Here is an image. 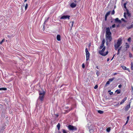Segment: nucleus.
Instances as JSON below:
<instances>
[{
	"label": "nucleus",
	"instance_id": "obj_13",
	"mask_svg": "<svg viewBox=\"0 0 133 133\" xmlns=\"http://www.w3.org/2000/svg\"><path fill=\"white\" fill-rule=\"evenodd\" d=\"M127 99L126 97H125L123 99L120 103V104H122Z\"/></svg>",
	"mask_w": 133,
	"mask_h": 133
},
{
	"label": "nucleus",
	"instance_id": "obj_29",
	"mask_svg": "<svg viewBox=\"0 0 133 133\" xmlns=\"http://www.w3.org/2000/svg\"><path fill=\"white\" fill-rule=\"evenodd\" d=\"M6 90V88H0V90Z\"/></svg>",
	"mask_w": 133,
	"mask_h": 133
},
{
	"label": "nucleus",
	"instance_id": "obj_16",
	"mask_svg": "<svg viewBox=\"0 0 133 133\" xmlns=\"http://www.w3.org/2000/svg\"><path fill=\"white\" fill-rule=\"evenodd\" d=\"M115 22H118L119 23H121V20L119 19L118 18H117L115 19Z\"/></svg>",
	"mask_w": 133,
	"mask_h": 133
},
{
	"label": "nucleus",
	"instance_id": "obj_39",
	"mask_svg": "<svg viewBox=\"0 0 133 133\" xmlns=\"http://www.w3.org/2000/svg\"><path fill=\"white\" fill-rule=\"evenodd\" d=\"M82 67L83 68H84L85 67V65L84 63H83L82 64Z\"/></svg>",
	"mask_w": 133,
	"mask_h": 133
},
{
	"label": "nucleus",
	"instance_id": "obj_44",
	"mask_svg": "<svg viewBox=\"0 0 133 133\" xmlns=\"http://www.w3.org/2000/svg\"><path fill=\"white\" fill-rule=\"evenodd\" d=\"M113 94V92H110L109 93V94L110 95H112Z\"/></svg>",
	"mask_w": 133,
	"mask_h": 133
},
{
	"label": "nucleus",
	"instance_id": "obj_31",
	"mask_svg": "<svg viewBox=\"0 0 133 133\" xmlns=\"http://www.w3.org/2000/svg\"><path fill=\"white\" fill-rule=\"evenodd\" d=\"M104 47V45H102L101 44V45L99 49H101L103 48Z\"/></svg>",
	"mask_w": 133,
	"mask_h": 133
},
{
	"label": "nucleus",
	"instance_id": "obj_10",
	"mask_svg": "<svg viewBox=\"0 0 133 133\" xmlns=\"http://www.w3.org/2000/svg\"><path fill=\"white\" fill-rule=\"evenodd\" d=\"M70 16H69L68 15H64L62 16L60 19H65L66 18H68L69 19V17Z\"/></svg>",
	"mask_w": 133,
	"mask_h": 133
},
{
	"label": "nucleus",
	"instance_id": "obj_6",
	"mask_svg": "<svg viewBox=\"0 0 133 133\" xmlns=\"http://www.w3.org/2000/svg\"><path fill=\"white\" fill-rule=\"evenodd\" d=\"M106 35H111L110 29L109 27L107 28L106 30Z\"/></svg>",
	"mask_w": 133,
	"mask_h": 133
},
{
	"label": "nucleus",
	"instance_id": "obj_64",
	"mask_svg": "<svg viewBox=\"0 0 133 133\" xmlns=\"http://www.w3.org/2000/svg\"><path fill=\"white\" fill-rule=\"evenodd\" d=\"M132 50L133 51V48H132Z\"/></svg>",
	"mask_w": 133,
	"mask_h": 133
},
{
	"label": "nucleus",
	"instance_id": "obj_59",
	"mask_svg": "<svg viewBox=\"0 0 133 133\" xmlns=\"http://www.w3.org/2000/svg\"><path fill=\"white\" fill-rule=\"evenodd\" d=\"M120 105V104H119V103H118V104H117V105Z\"/></svg>",
	"mask_w": 133,
	"mask_h": 133
},
{
	"label": "nucleus",
	"instance_id": "obj_28",
	"mask_svg": "<svg viewBox=\"0 0 133 133\" xmlns=\"http://www.w3.org/2000/svg\"><path fill=\"white\" fill-rule=\"evenodd\" d=\"M45 22H46V21H45L43 24V30H44L45 29Z\"/></svg>",
	"mask_w": 133,
	"mask_h": 133
},
{
	"label": "nucleus",
	"instance_id": "obj_63",
	"mask_svg": "<svg viewBox=\"0 0 133 133\" xmlns=\"http://www.w3.org/2000/svg\"><path fill=\"white\" fill-rule=\"evenodd\" d=\"M119 25H118L117 26V27H118L119 26Z\"/></svg>",
	"mask_w": 133,
	"mask_h": 133
},
{
	"label": "nucleus",
	"instance_id": "obj_33",
	"mask_svg": "<svg viewBox=\"0 0 133 133\" xmlns=\"http://www.w3.org/2000/svg\"><path fill=\"white\" fill-rule=\"evenodd\" d=\"M110 128H107L106 130L108 132H109L110 131Z\"/></svg>",
	"mask_w": 133,
	"mask_h": 133
},
{
	"label": "nucleus",
	"instance_id": "obj_15",
	"mask_svg": "<svg viewBox=\"0 0 133 133\" xmlns=\"http://www.w3.org/2000/svg\"><path fill=\"white\" fill-rule=\"evenodd\" d=\"M56 38L58 41H60L61 40V36L59 35H58L57 36Z\"/></svg>",
	"mask_w": 133,
	"mask_h": 133
},
{
	"label": "nucleus",
	"instance_id": "obj_58",
	"mask_svg": "<svg viewBox=\"0 0 133 133\" xmlns=\"http://www.w3.org/2000/svg\"><path fill=\"white\" fill-rule=\"evenodd\" d=\"M106 43L107 45L108 44V42H107Z\"/></svg>",
	"mask_w": 133,
	"mask_h": 133
},
{
	"label": "nucleus",
	"instance_id": "obj_3",
	"mask_svg": "<svg viewBox=\"0 0 133 133\" xmlns=\"http://www.w3.org/2000/svg\"><path fill=\"white\" fill-rule=\"evenodd\" d=\"M105 49V47L104 46L102 50H100L99 51V53L102 56H105L107 55L108 53V51H107L105 53H103Z\"/></svg>",
	"mask_w": 133,
	"mask_h": 133
},
{
	"label": "nucleus",
	"instance_id": "obj_35",
	"mask_svg": "<svg viewBox=\"0 0 133 133\" xmlns=\"http://www.w3.org/2000/svg\"><path fill=\"white\" fill-rule=\"evenodd\" d=\"M4 39H3L0 42V44H2V43L4 42Z\"/></svg>",
	"mask_w": 133,
	"mask_h": 133
},
{
	"label": "nucleus",
	"instance_id": "obj_18",
	"mask_svg": "<svg viewBox=\"0 0 133 133\" xmlns=\"http://www.w3.org/2000/svg\"><path fill=\"white\" fill-rule=\"evenodd\" d=\"M117 92V94H119L121 92V90H120L117 89L116 90L115 92Z\"/></svg>",
	"mask_w": 133,
	"mask_h": 133
},
{
	"label": "nucleus",
	"instance_id": "obj_22",
	"mask_svg": "<svg viewBox=\"0 0 133 133\" xmlns=\"http://www.w3.org/2000/svg\"><path fill=\"white\" fill-rule=\"evenodd\" d=\"M114 79V78H112L109 79L108 80L109 82H111Z\"/></svg>",
	"mask_w": 133,
	"mask_h": 133
},
{
	"label": "nucleus",
	"instance_id": "obj_9",
	"mask_svg": "<svg viewBox=\"0 0 133 133\" xmlns=\"http://www.w3.org/2000/svg\"><path fill=\"white\" fill-rule=\"evenodd\" d=\"M133 28V21L131 23L130 25H127V28L128 30L131 29Z\"/></svg>",
	"mask_w": 133,
	"mask_h": 133
},
{
	"label": "nucleus",
	"instance_id": "obj_50",
	"mask_svg": "<svg viewBox=\"0 0 133 133\" xmlns=\"http://www.w3.org/2000/svg\"><path fill=\"white\" fill-rule=\"evenodd\" d=\"M126 70H128L129 72H130V71L129 69L128 68H127V69H126Z\"/></svg>",
	"mask_w": 133,
	"mask_h": 133
},
{
	"label": "nucleus",
	"instance_id": "obj_56",
	"mask_svg": "<svg viewBox=\"0 0 133 133\" xmlns=\"http://www.w3.org/2000/svg\"><path fill=\"white\" fill-rule=\"evenodd\" d=\"M96 68L97 69H99V68L98 66H97L96 67Z\"/></svg>",
	"mask_w": 133,
	"mask_h": 133
},
{
	"label": "nucleus",
	"instance_id": "obj_48",
	"mask_svg": "<svg viewBox=\"0 0 133 133\" xmlns=\"http://www.w3.org/2000/svg\"><path fill=\"white\" fill-rule=\"evenodd\" d=\"M107 16H106V15H105V20H107Z\"/></svg>",
	"mask_w": 133,
	"mask_h": 133
},
{
	"label": "nucleus",
	"instance_id": "obj_5",
	"mask_svg": "<svg viewBox=\"0 0 133 133\" xmlns=\"http://www.w3.org/2000/svg\"><path fill=\"white\" fill-rule=\"evenodd\" d=\"M85 52L86 57V61H87L89 59V58L90 56V54L87 48H86L85 49Z\"/></svg>",
	"mask_w": 133,
	"mask_h": 133
},
{
	"label": "nucleus",
	"instance_id": "obj_60",
	"mask_svg": "<svg viewBox=\"0 0 133 133\" xmlns=\"http://www.w3.org/2000/svg\"><path fill=\"white\" fill-rule=\"evenodd\" d=\"M122 25V26H125V25Z\"/></svg>",
	"mask_w": 133,
	"mask_h": 133
},
{
	"label": "nucleus",
	"instance_id": "obj_46",
	"mask_svg": "<svg viewBox=\"0 0 133 133\" xmlns=\"http://www.w3.org/2000/svg\"><path fill=\"white\" fill-rule=\"evenodd\" d=\"M129 118V116H128L127 118V120L128 121Z\"/></svg>",
	"mask_w": 133,
	"mask_h": 133
},
{
	"label": "nucleus",
	"instance_id": "obj_4",
	"mask_svg": "<svg viewBox=\"0 0 133 133\" xmlns=\"http://www.w3.org/2000/svg\"><path fill=\"white\" fill-rule=\"evenodd\" d=\"M68 128L69 130L70 131H73L77 130V128L76 127L71 125H69L68 126Z\"/></svg>",
	"mask_w": 133,
	"mask_h": 133
},
{
	"label": "nucleus",
	"instance_id": "obj_57",
	"mask_svg": "<svg viewBox=\"0 0 133 133\" xmlns=\"http://www.w3.org/2000/svg\"><path fill=\"white\" fill-rule=\"evenodd\" d=\"M111 91L110 90H109L108 91V92H110Z\"/></svg>",
	"mask_w": 133,
	"mask_h": 133
},
{
	"label": "nucleus",
	"instance_id": "obj_23",
	"mask_svg": "<svg viewBox=\"0 0 133 133\" xmlns=\"http://www.w3.org/2000/svg\"><path fill=\"white\" fill-rule=\"evenodd\" d=\"M121 67L124 70H126V69H127V68L126 66L124 65L122 66Z\"/></svg>",
	"mask_w": 133,
	"mask_h": 133
},
{
	"label": "nucleus",
	"instance_id": "obj_47",
	"mask_svg": "<svg viewBox=\"0 0 133 133\" xmlns=\"http://www.w3.org/2000/svg\"><path fill=\"white\" fill-rule=\"evenodd\" d=\"M128 120L126 122V123L125 124V125H126L128 123Z\"/></svg>",
	"mask_w": 133,
	"mask_h": 133
},
{
	"label": "nucleus",
	"instance_id": "obj_19",
	"mask_svg": "<svg viewBox=\"0 0 133 133\" xmlns=\"http://www.w3.org/2000/svg\"><path fill=\"white\" fill-rule=\"evenodd\" d=\"M127 2L126 3H124V5H123L124 8H125V9H126V10H127V7L126 6V5L127 4Z\"/></svg>",
	"mask_w": 133,
	"mask_h": 133
},
{
	"label": "nucleus",
	"instance_id": "obj_1",
	"mask_svg": "<svg viewBox=\"0 0 133 133\" xmlns=\"http://www.w3.org/2000/svg\"><path fill=\"white\" fill-rule=\"evenodd\" d=\"M38 92L39 95V99L42 101L43 100L45 92L43 89H41Z\"/></svg>",
	"mask_w": 133,
	"mask_h": 133
},
{
	"label": "nucleus",
	"instance_id": "obj_37",
	"mask_svg": "<svg viewBox=\"0 0 133 133\" xmlns=\"http://www.w3.org/2000/svg\"><path fill=\"white\" fill-rule=\"evenodd\" d=\"M98 87V85H96L95 86V87H94V88L95 89H96Z\"/></svg>",
	"mask_w": 133,
	"mask_h": 133
},
{
	"label": "nucleus",
	"instance_id": "obj_52",
	"mask_svg": "<svg viewBox=\"0 0 133 133\" xmlns=\"http://www.w3.org/2000/svg\"><path fill=\"white\" fill-rule=\"evenodd\" d=\"M93 131V130L92 129H90V130H89V131H90V132H91L92 131Z\"/></svg>",
	"mask_w": 133,
	"mask_h": 133
},
{
	"label": "nucleus",
	"instance_id": "obj_20",
	"mask_svg": "<svg viewBox=\"0 0 133 133\" xmlns=\"http://www.w3.org/2000/svg\"><path fill=\"white\" fill-rule=\"evenodd\" d=\"M60 125L59 123H58L57 125V127L58 130H59L60 128Z\"/></svg>",
	"mask_w": 133,
	"mask_h": 133
},
{
	"label": "nucleus",
	"instance_id": "obj_54",
	"mask_svg": "<svg viewBox=\"0 0 133 133\" xmlns=\"http://www.w3.org/2000/svg\"><path fill=\"white\" fill-rule=\"evenodd\" d=\"M109 58H108L107 59V61L108 62L109 61Z\"/></svg>",
	"mask_w": 133,
	"mask_h": 133
},
{
	"label": "nucleus",
	"instance_id": "obj_51",
	"mask_svg": "<svg viewBox=\"0 0 133 133\" xmlns=\"http://www.w3.org/2000/svg\"><path fill=\"white\" fill-rule=\"evenodd\" d=\"M131 68L132 70H133V66H131Z\"/></svg>",
	"mask_w": 133,
	"mask_h": 133
},
{
	"label": "nucleus",
	"instance_id": "obj_40",
	"mask_svg": "<svg viewBox=\"0 0 133 133\" xmlns=\"http://www.w3.org/2000/svg\"><path fill=\"white\" fill-rule=\"evenodd\" d=\"M115 24L113 25L112 26V28H114L115 27Z\"/></svg>",
	"mask_w": 133,
	"mask_h": 133
},
{
	"label": "nucleus",
	"instance_id": "obj_24",
	"mask_svg": "<svg viewBox=\"0 0 133 133\" xmlns=\"http://www.w3.org/2000/svg\"><path fill=\"white\" fill-rule=\"evenodd\" d=\"M105 39H103L102 40L101 44L104 45V44L105 43Z\"/></svg>",
	"mask_w": 133,
	"mask_h": 133
},
{
	"label": "nucleus",
	"instance_id": "obj_21",
	"mask_svg": "<svg viewBox=\"0 0 133 133\" xmlns=\"http://www.w3.org/2000/svg\"><path fill=\"white\" fill-rule=\"evenodd\" d=\"M98 112L101 114H102L103 113V111L101 110H99L98 111Z\"/></svg>",
	"mask_w": 133,
	"mask_h": 133
},
{
	"label": "nucleus",
	"instance_id": "obj_2",
	"mask_svg": "<svg viewBox=\"0 0 133 133\" xmlns=\"http://www.w3.org/2000/svg\"><path fill=\"white\" fill-rule=\"evenodd\" d=\"M122 39L120 38L118 39L117 43L115 44L114 46L115 50H117V49L122 44Z\"/></svg>",
	"mask_w": 133,
	"mask_h": 133
},
{
	"label": "nucleus",
	"instance_id": "obj_45",
	"mask_svg": "<svg viewBox=\"0 0 133 133\" xmlns=\"http://www.w3.org/2000/svg\"><path fill=\"white\" fill-rule=\"evenodd\" d=\"M118 87L119 88H121L122 87V85L121 84H120L118 85Z\"/></svg>",
	"mask_w": 133,
	"mask_h": 133
},
{
	"label": "nucleus",
	"instance_id": "obj_25",
	"mask_svg": "<svg viewBox=\"0 0 133 133\" xmlns=\"http://www.w3.org/2000/svg\"><path fill=\"white\" fill-rule=\"evenodd\" d=\"M110 11L108 12L105 14V15L106 16H108L110 14Z\"/></svg>",
	"mask_w": 133,
	"mask_h": 133
},
{
	"label": "nucleus",
	"instance_id": "obj_62",
	"mask_svg": "<svg viewBox=\"0 0 133 133\" xmlns=\"http://www.w3.org/2000/svg\"><path fill=\"white\" fill-rule=\"evenodd\" d=\"M59 133H61L59 131Z\"/></svg>",
	"mask_w": 133,
	"mask_h": 133
},
{
	"label": "nucleus",
	"instance_id": "obj_36",
	"mask_svg": "<svg viewBox=\"0 0 133 133\" xmlns=\"http://www.w3.org/2000/svg\"><path fill=\"white\" fill-rule=\"evenodd\" d=\"M110 84V82L109 81H107L106 83V85H109Z\"/></svg>",
	"mask_w": 133,
	"mask_h": 133
},
{
	"label": "nucleus",
	"instance_id": "obj_14",
	"mask_svg": "<svg viewBox=\"0 0 133 133\" xmlns=\"http://www.w3.org/2000/svg\"><path fill=\"white\" fill-rule=\"evenodd\" d=\"M130 107V104H128L127 105L125 108V111H127L129 109Z\"/></svg>",
	"mask_w": 133,
	"mask_h": 133
},
{
	"label": "nucleus",
	"instance_id": "obj_61",
	"mask_svg": "<svg viewBox=\"0 0 133 133\" xmlns=\"http://www.w3.org/2000/svg\"><path fill=\"white\" fill-rule=\"evenodd\" d=\"M27 0H24V2L26 1Z\"/></svg>",
	"mask_w": 133,
	"mask_h": 133
},
{
	"label": "nucleus",
	"instance_id": "obj_55",
	"mask_svg": "<svg viewBox=\"0 0 133 133\" xmlns=\"http://www.w3.org/2000/svg\"><path fill=\"white\" fill-rule=\"evenodd\" d=\"M114 56H115V55H114V56L113 57H112V58L111 59V60H112L113 59L114 57Z\"/></svg>",
	"mask_w": 133,
	"mask_h": 133
},
{
	"label": "nucleus",
	"instance_id": "obj_38",
	"mask_svg": "<svg viewBox=\"0 0 133 133\" xmlns=\"http://www.w3.org/2000/svg\"><path fill=\"white\" fill-rule=\"evenodd\" d=\"M121 20L125 22H126V21H125L124 19L123 18H122L121 19Z\"/></svg>",
	"mask_w": 133,
	"mask_h": 133
},
{
	"label": "nucleus",
	"instance_id": "obj_11",
	"mask_svg": "<svg viewBox=\"0 0 133 133\" xmlns=\"http://www.w3.org/2000/svg\"><path fill=\"white\" fill-rule=\"evenodd\" d=\"M76 5V4L74 3H71L70 5V6L72 8H75Z\"/></svg>",
	"mask_w": 133,
	"mask_h": 133
},
{
	"label": "nucleus",
	"instance_id": "obj_7",
	"mask_svg": "<svg viewBox=\"0 0 133 133\" xmlns=\"http://www.w3.org/2000/svg\"><path fill=\"white\" fill-rule=\"evenodd\" d=\"M106 39L107 41L108 40L110 42L111 40V35H106Z\"/></svg>",
	"mask_w": 133,
	"mask_h": 133
},
{
	"label": "nucleus",
	"instance_id": "obj_41",
	"mask_svg": "<svg viewBox=\"0 0 133 133\" xmlns=\"http://www.w3.org/2000/svg\"><path fill=\"white\" fill-rule=\"evenodd\" d=\"M131 38L130 37H129L128 38V41L129 42H130V41H131Z\"/></svg>",
	"mask_w": 133,
	"mask_h": 133
},
{
	"label": "nucleus",
	"instance_id": "obj_32",
	"mask_svg": "<svg viewBox=\"0 0 133 133\" xmlns=\"http://www.w3.org/2000/svg\"><path fill=\"white\" fill-rule=\"evenodd\" d=\"M28 4L26 3V4L25 6V10H26L27 9V7H28Z\"/></svg>",
	"mask_w": 133,
	"mask_h": 133
},
{
	"label": "nucleus",
	"instance_id": "obj_27",
	"mask_svg": "<svg viewBox=\"0 0 133 133\" xmlns=\"http://www.w3.org/2000/svg\"><path fill=\"white\" fill-rule=\"evenodd\" d=\"M96 74L97 75V76L98 77L99 75V72L98 70H97L96 72Z\"/></svg>",
	"mask_w": 133,
	"mask_h": 133
},
{
	"label": "nucleus",
	"instance_id": "obj_49",
	"mask_svg": "<svg viewBox=\"0 0 133 133\" xmlns=\"http://www.w3.org/2000/svg\"><path fill=\"white\" fill-rule=\"evenodd\" d=\"M117 73H114V74H113V75H117Z\"/></svg>",
	"mask_w": 133,
	"mask_h": 133
},
{
	"label": "nucleus",
	"instance_id": "obj_43",
	"mask_svg": "<svg viewBox=\"0 0 133 133\" xmlns=\"http://www.w3.org/2000/svg\"><path fill=\"white\" fill-rule=\"evenodd\" d=\"M129 56L130 57H132V55L130 54V53H129Z\"/></svg>",
	"mask_w": 133,
	"mask_h": 133
},
{
	"label": "nucleus",
	"instance_id": "obj_30",
	"mask_svg": "<svg viewBox=\"0 0 133 133\" xmlns=\"http://www.w3.org/2000/svg\"><path fill=\"white\" fill-rule=\"evenodd\" d=\"M63 133H68L64 129H62Z\"/></svg>",
	"mask_w": 133,
	"mask_h": 133
},
{
	"label": "nucleus",
	"instance_id": "obj_53",
	"mask_svg": "<svg viewBox=\"0 0 133 133\" xmlns=\"http://www.w3.org/2000/svg\"><path fill=\"white\" fill-rule=\"evenodd\" d=\"M133 66V62H132L131 63V66Z\"/></svg>",
	"mask_w": 133,
	"mask_h": 133
},
{
	"label": "nucleus",
	"instance_id": "obj_34",
	"mask_svg": "<svg viewBox=\"0 0 133 133\" xmlns=\"http://www.w3.org/2000/svg\"><path fill=\"white\" fill-rule=\"evenodd\" d=\"M115 13V11L114 10H113L111 12V14L112 15L114 14Z\"/></svg>",
	"mask_w": 133,
	"mask_h": 133
},
{
	"label": "nucleus",
	"instance_id": "obj_12",
	"mask_svg": "<svg viewBox=\"0 0 133 133\" xmlns=\"http://www.w3.org/2000/svg\"><path fill=\"white\" fill-rule=\"evenodd\" d=\"M74 24V22L73 21L70 22L69 23V25L71 26L70 30H71L72 29V27L73 26Z\"/></svg>",
	"mask_w": 133,
	"mask_h": 133
},
{
	"label": "nucleus",
	"instance_id": "obj_42",
	"mask_svg": "<svg viewBox=\"0 0 133 133\" xmlns=\"http://www.w3.org/2000/svg\"><path fill=\"white\" fill-rule=\"evenodd\" d=\"M3 107L2 105L0 104V110Z\"/></svg>",
	"mask_w": 133,
	"mask_h": 133
},
{
	"label": "nucleus",
	"instance_id": "obj_26",
	"mask_svg": "<svg viewBox=\"0 0 133 133\" xmlns=\"http://www.w3.org/2000/svg\"><path fill=\"white\" fill-rule=\"evenodd\" d=\"M126 47L125 48H129V45L128 44V43H126Z\"/></svg>",
	"mask_w": 133,
	"mask_h": 133
},
{
	"label": "nucleus",
	"instance_id": "obj_17",
	"mask_svg": "<svg viewBox=\"0 0 133 133\" xmlns=\"http://www.w3.org/2000/svg\"><path fill=\"white\" fill-rule=\"evenodd\" d=\"M122 46H121V47L119 48V49H118V52H117V55H118L120 53V51L121 50L122 48Z\"/></svg>",
	"mask_w": 133,
	"mask_h": 133
},
{
	"label": "nucleus",
	"instance_id": "obj_8",
	"mask_svg": "<svg viewBox=\"0 0 133 133\" xmlns=\"http://www.w3.org/2000/svg\"><path fill=\"white\" fill-rule=\"evenodd\" d=\"M127 13L126 14L125 12H124V17L125 18H126V15H127L128 16H130V14L128 10V9H127Z\"/></svg>",
	"mask_w": 133,
	"mask_h": 133
}]
</instances>
